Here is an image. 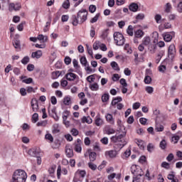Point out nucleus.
Segmentation results:
<instances>
[{
  "mask_svg": "<svg viewBox=\"0 0 182 182\" xmlns=\"http://www.w3.org/2000/svg\"><path fill=\"white\" fill-rule=\"evenodd\" d=\"M112 79L113 82H117V80L120 79V75H119V74H114L112 77Z\"/></svg>",
  "mask_w": 182,
  "mask_h": 182,
  "instance_id": "69168bd1",
  "label": "nucleus"
},
{
  "mask_svg": "<svg viewBox=\"0 0 182 182\" xmlns=\"http://www.w3.org/2000/svg\"><path fill=\"white\" fill-rule=\"evenodd\" d=\"M131 172L133 174L134 177H137V178H141L140 177L143 176L144 173L140 166L136 165H132L131 166Z\"/></svg>",
  "mask_w": 182,
  "mask_h": 182,
  "instance_id": "7ed1b4c3",
  "label": "nucleus"
},
{
  "mask_svg": "<svg viewBox=\"0 0 182 182\" xmlns=\"http://www.w3.org/2000/svg\"><path fill=\"white\" fill-rule=\"evenodd\" d=\"M144 36V31L138 29L134 31V43H139V39H141Z\"/></svg>",
  "mask_w": 182,
  "mask_h": 182,
  "instance_id": "423d86ee",
  "label": "nucleus"
},
{
  "mask_svg": "<svg viewBox=\"0 0 182 182\" xmlns=\"http://www.w3.org/2000/svg\"><path fill=\"white\" fill-rule=\"evenodd\" d=\"M129 11H132V12H137L139 5L136 3H132L129 6Z\"/></svg>",
  "mask_w": 182,
  "mask_h": 182,
  "instance_id": "2eb2a0df",
  "label": "nucleus"
},
{
  "mask_svg": "<svg viewBox=\"0 0 182 182\" xmlns=\"http://www.w3.org/2000/svg\"><path fill=\"white\" fill-rule=\"evenodd\" d=\"M173 39V36L170 34V33H166L164 34V40L165 42H171V40Z\"/></svg>",
  "mask_w": 182,
  "mask_h": 182,
  "instance_id": "6ab92c4d",
  "label": "nucleus"
},
{
  "mask_svg": "<svg viewBox=\"0 0 182 182\" xmlns=\"http://www.w3.org/2000/svg\"><path fill=\"white\" fill-rule=\"evenodd\" d=\"M88 167L93 171L97 168V166H96V164H93L92 162L88 163Z\"/></svg>",
  "mask_w": 182,
  "mask_h": 182,
  "instance_id": "49530a36",
  "label": "nucleus"
},
{
  "mask_svg": "<svg viewBox=\"0 0 182 182\" xmlns=\"http://www.w3.org/2000/svg\"><path fill=\"white\" fill-rule=\"evenodd\" d=\"M42 55H43L42 50H38L32 53L31 58H33V59H41V58H42Z\"/></svg>",
  "mask_w": 182,
  "mask_h": 182,
  "instance_id": "ddd939ff",
  "label": "nucleus"
},
{
  "mask_svg": "<svg viewBox=\"0 0 182 182\" xmlns=\"http://www.w3.org/2000/svg\"><path fill=\"white\" fill-rule=\"evenodd\" d=\"M145 16L144 14L140 13L138 15L136 16V21L134 22V23H137V21H143V19L144 18Z\"/></svg>",
  "mask_w": 182,
  "mask_h": 182,
  "instance_id": "c85d7f7f",
  "label": "nucleus"
},
{
  "mask_svg": "<svg viewBox=\"0 0 182 182\" xmlns=\"http://www.w3.org/2000/svg\"><path fill=\"white\" fill-rule=\"evenodd\" d=\"M159 147L161 150H166V149H167V141L163 139L159 144Z\"/></svg>",
  "mask_w": 182,
  "mask_h": 182,
  "instance_id": "b1692460",
  "label": "nucleus"
},
{
  "mask_svg": "<svg viewBox=\"0 0 182 182\" xmlns=\"http://www.w3.org/2000/svg\"><path fill=\"white\" fill-rule=\"evenodd\" d=\"M80 62L81 65H83L85 68L87 66V60L86 59V57L82 56L80 59Z\"/></svg>",
  "mask_w": 182,
  "mask_h": 182,
  "instance_id": "2f4dec72",
  "label": "nucleus"
},
{
  "mask_svg": "<svg viewBox=\"0 0 182 182\" xmlns=\"http://www.w3.org/2000/svg\"><path fill=\"white\" fill-rule=\"evenodd\" d=\"M149 49L150 52H151V53H156V50L157 49V46L156 44L150 45Z\"/></svg>",
  "mask_w": 182,
  "mask_h": 182,
  "instance_id": "72a5a7b5",
  "label": "nucleus"
},
{
  "mask_svg": "<svg viewBox=\"0 0 182 182\" xmlns=\"http://www.w3.org/2000/svg\"><path fill=\"white\" fill-rule=\"evenodd\" d=\"M21 63H23V65H28V63H29V58L28 56H25L21 60Z\"/></svg>",
  "mask_w": 182,
  "mask_h": 182,
  "instance_id": "680f3d73",
  "label": "nucleus"
},
{
  "mask_svg": "<svg viewBox=\"0 0 182 182\" xmlns=\"http://www.w3.org/2000/svg\"><path fill=\"white\" fill-rule=\"evenodd\" d=\"M105 154L107 156H109V157H110V159H114V157H116L117 153L116 152V151L111 150V151H107L105 153Z\"/></svg>",
  "mask_w": 182,
  "mask_h": 182,
  "instance_id": "5701e85b",
  "label": "nucleus"
},
{
  "mask_svg": "<svg viewBox=\"0 0 182 182\" xmlns=\"http://www.w3.org/2000/svg\"><path fill=\"white\" fill-rule=\"evenodd\" d=\"M31 107L33 112H38V109H39V104L38 103V100L35 98L31 100Z\"/></svg>",
  "mask_w": 182,
  "mask_h": 182,
  "instance_id": "f8f14e48",
  "label": "nucleus"
},
{
  "mask_svg": "<svg viewBox=\"0 0 182 182\" xmlns=\"http://www.w3.org/2000/svg\"><path fill=\"white\" fill-rule=\"evenodd\" d=\"M65 77L68 80L69 82H74V80H76L77 79V75L73 73H68Z\"/></svg>",
  "mask_w": 182,
  "mask_h": 182,
  "instance_id": "1a4fd4ad",
  "label": "nucleus"
},
{
  "mask_svg": "<svg viewBox=\"0 0 182 182\" xmlns=\"http://www.w3.org/2000/svg\"><path fill=\"white\" fill-rule=\"evenodd\" d=\"M77 174H79V176L83 178L86 176V171H85V170H78L77 171Z\"/></svg>",
  "mask_w": 182,
  "mask_h": 182,
  "instance_id": "8fccbe9b",
  "label": "nucleus"
},
{
  "mask_svg": "<svg viewBox=\"0 0 182 182\" xmlns=\"http://www.w3.org/2000/svg\"><path fill=\"white\" fill-rule=\"evenodd\" d=\"M74 150L77 153H82V141L80 139H78L74 144Z\"/></svg>",
  "mask_w": 182,
  "mask_h": 182,
  "instance_id": "9d476101",
  "label": "nucleus"
},
{
  "mask_svg": "<svg viewBox=\"0 0 182 182\" xmlns=\"http://www.w3.org/2000/svg\"><path fill=\"white\" fill-rule=\"evenodd\" d=\"M46 140H48L49 143H53V136L51 134H46L45 135Z\"/></svg>",
  "mask_w": 182,
  "mask_h": 182,
  "instance_id": "c756f323",
  "label": "nucleus"
},
{
  "mask_svg": "<svg viewBox=\"0 0 182 182\" xmlns=\"http://www.w3.org/2000/svg\"><path fill=\"white\" fill-rule=\"evenodd\" d=\"M124 50H127V52L129 54L133 53V50H132V48H130V45L129 44H125L124 47Z\"/></svg>",
  "mask_w": 182,
  "mask_h": 182,
  "instance_id": "f704fd0d",
  "label": "nucleus"
},
{
  "mask_svg": "<svg viewBox=\"0 0 182 182\" xmlns=\"http://www.w3.org/2000/svg\"><path fill=\"white\" fill-rule=\"evenodd\" d=\"M115 132L116 131L114 130V129H113V128H112L110 127H107L105 129V134H108V135L114 134Z\"/></svg>",
  "mask_w": 182,
  "mask_h": 182,
  "instance_id": "f3484780",
  "label": "nucleus"
},
{
  "mask_svg": "<svg viewBox=\"0 0 182 182\" xmlns=\"http://www.w3.org/2000/svg\"><path fill=\"white\" fill-rule=\"evenodd\" d=\"M61 173H63V174H64V176H66V174H68V169H66V168H62V166H60V165H59L58 166V169H57V177H58V178H60Z\"/></svg>",
  "mask_w": 182,
  "mask_h": 182,
  "instance_id": "9b49d317",
  "label": "nucleus"
},
{
  "mask_svg": "<svg viewBox=\"0 0 182 182\" xmlns=\"http://www.w3.org/2000/svg\"><path fill=\"white\" fill-rule=\"evenodd\" d=\"M168 56L170 59H173L176 56V46L171 44L168 48Z\"/></svg>",
  "mask_w": 182,
  "mask_h": 182,
  "instance_id": "0eeeda50",
  "label": "nucleus"
},
{
  "mask_svg": "<svg viewBox=\"0 0 182 182\" xmlns=\"http://www.w3.org/2000/svg\"><path fill=\"white\" fill-rule=\"evenodd\" d=\"M87 10L82 9L78 11L77 16V18L80 19V23H83V22H86L87 20Z\"/></svg>",
  "mask_w": 182,
  "mask_h": 182,
  "instance_id": "39448f33",
  "label": "nucleus"
},
{
  "mask_svg": "<svg viewBox=\"0 0 182 182\" xmlns=\"http://www.w3.org/2000/svg\"><path fill=\"white\" fill-rule=\"evenodd\" d=\"M32 120L34 123H36L39 120V115L38 113H34L32 117Z\"/></svg>",
  "mask_w": 182,
  "mask_h": 182,
  "instance_id": "6e6d98bb",
  "label": "nucleus"
},
{
  "mask_svg": "<svg viewBox=\"0 0 182 182\" xmlns=\"http://www.w3.org/2000/svg\"><path fill=\"white\" fill-rule=\"evenodd\" d=\"M109 94H104L102 96V102H103V103H105V102H107L109 100Z\"/></svg>",
  "mask_w": 182,
  "mask_h": 182,
  "instance_id": "3c124183",
  "label": "nucleus"
},
{
  "mask_svg": "<svg viewBox=\"0 0 182 182\" xmlns=\"http://www.w3.org/2000/svg\"><path fill=\"white\" fill-rule=\"evenodd\" d=\"M178 140H180V136L175 135L172 136L171 141H173L174 144H177V143H178Z\"/></svg>",
  "mask_w": 182,
  "mask_h": 182,
  "instance_id": "ea45409f",
  "label": "nucleus"
},
{
  "mask_svg": "<svg viewBox=\"0 0 182 182\" xmlns=\"http://www.w3.org/2000/svg\"><path fill=\"white\" fill-rule=\"evenodd\" d=\"M114 40L117 46H123L124 45V36L119 32H115L114 33Z\"/></svg>",
  "mask_w": 182,
  "mask_h": 182,
  "instance_id": "20e7f679",
  "label": "nucleus"
},
{
  "mask_svg": "<svg viewBox=\"0 0 182 182\" xmlns=\"http://www.w3.org/2000/svg\"><path fill=\"white\" fill-rule=\"evenodd\" d=\"M95 124L96 126H102V124H103V119H102L100 117H96Z\"/></svg>",
  "mask_w": 182,
  "mask_h": 182,
  "instance_id": "7c9ffc66",
  "label": "nucleus"
},
{
  "mask_svg": "<svg viewBox=\"0 0 182 182\" xmlns=\"http://www.w3.org/2000/svg\"><path fill=\"white\" fill-rule=\"evenodd\" d=\"M46 124H48V122L46 121H41V122H38L37 123V126L39 127H46Z\"/></svg>",
  "mask_w": 182,
  "mask_h": 182,
  "instance_id": "052dcab7",
  "label": "nucleus"
},
{
  "mask_svg": "<svg viewBox=\"0 0 182 182\" xmlns=\"http://www.w3.org/2000/svg\"><path fill=\"white\" fill-rule=\"evenodd\" d=\"M154 19H155L156 23H161V15H160V14L155 15Z\"/></svg>",
  "mask_w": 182,
  "mask_h": 182,
  "instance_id": "de8ad7c7",
  "label": "nucleus"
},
{
  "mask_svg": "<svg viewBox=\"0 0 182 182\" xmlns=\"http://www.w3.org/2000/svg\"><path fill=\"white\" fill-rule=\"evenodd\" d=\"M38 41H41L43 43L48 42V36H43V34H39L37 37Z\"/></svg>",
  "mask_w": 182,
  "mask_h": 182,
  "instance_id": "412c9836",
  "label": "nucleus"
},
{
  "mask_svg": "<svg viewBox=\"0 0 182 182\" xmlns=\"http://www.w3.org/2000/svg\"><path fill=\"white\" fill-rule=\"evenodd\" d=\"M173 159H174V154H169L166 157L167 161H173Z\"/></svg>",
  "mask_w": 182,
  "mask_h": 182,
  "instance_id": "338daca9",
  "label": "nucleus"
},
{
  "mask_svg": "<svg viewBox=\"0 0 182 182\" xmlns=\"http://www.w3.org/2000/svg\"><path fill=\"white\" fill-rule=\"evenodd\" d=\"M144 82L146 85H150L151 83V77L146 75L144 78Z\"/></svg>",
  "mask_w": 182,
  "mask_h": 182,
  "instance_id": "bf43d9fd",
  "label": "nucleus"
},
{
  "mask_svg": "<svg viewBox=\"0 0 182 182\" xmlns=\"http://www.w3.org/2000/svg\"><path fill=\"white\" fill-rule=\"evenodd\" d=\"M92 120L90 117H83L82 118V123H87L88 124H90L92 123Z\"/></svg>",
  "mask_w": 182,
  "mask_h": 182,
  "instance_id": "bb28decb",
  "label": "nucleus"
},
{
  "mask_svg": "<svg viewBox=\"0 0 182 182\" xmlns=\"http://www.w3.org/2000/svg\"><path fill=\"white\" fill-rule=\"evenodd\" d=\"M55 170H56V166H52L50 168H48V173L50 177H53Z\"/></svg>",
  "mask_w": 182,
  "mask_h": 182,
  "instance_id": "cd10ccee",
  "label": "nucleus"
},
{
  "mask_svg": "<svg viewBox=\"0 0 182 182\" xmlns=\"http://www.w3.org/2000/svg\"><path fill=\"white\" fill-rule=\"evenodd\" d=\"M90 161H95L96 160V153L95 152H90L89 154Z\"/></svg>",
  "mask_w": 182,
  "mask_h": 182,
  "instance_id": "e433bc0d",
  "label": "nucleus"
},
{
  "mask_svg": "<svg viewBox=\"0 0 182 182\" xmlns=\"http://www.w3.org/2000/svg\"><path fill=\"white\" fill-rule=\"evenodd\" d=\"M177 11L181 14L182 13V1H180L178 4Z\"/></svg>",
  "mask_w": 182,
  "mask_h": 182,
  "instance_id": "774afa93",
  "label": "nucleus"
},
{
  "mask_svg": "<svg viewBox=\"0 0 182 182\" xmlns=\"http://www.w3.org/2000/svg\"><path fill=\"white\" fill-rule=\"evenodd\" d=\"M90 89L92 92H97V90H99V84H97V82L90 84Z\"/></svg>",
  "mask_w": 182,
  "mask_h": 182,
  "instance_id": "a211bd4d",
  "label": "nucleus"
},
{
  "mask_svg": "<svg viewBox=\"0 0 182 182\" xmlns=\"http://www.w3.org/2000/svg\"><path fill=\"white\" fill-rule=\"evenodd\" d=\"M167 70V67L164 65H161L159 67V70L161 73H164V72H166V70Z\"/></svg>",
  "mask_w": 182,
  "mask_h": 182,
  "instance_id": "13d9d810",
  "label": "nucleus"
},
{
  "mask_svg": "<svg viewBox=\"0 0 182 182\" xmlns=\"http://www.w3.org/2000/svg\"><path fill=\"white\" fill-rule=\"evenodd\" d=\"M73 66H74L75 69H76L77 70H79V69H80V66L79 65V63L76 60V59L73 60Z\"/></svg>",
  "mask_w": 182,
  "mask_h": 182,
  "instance_id": "37998d69",
  "label": "nucleus"
},
{
  "mask_svg": "<svg viewBox=\"0 0 182 182\" xmlns=\"http://www.w3.org/2000/svg\"><path fill=\"white\" fill-rule=\"evenodd\" d=\"M150 42H151V40H150V37L149 36L144 37L142 40V44L144 46H149V45H150Z\"/></svg>",
  "mask_w": 182,
  "mask_h": 182,
  "instance_id": "393cba45",
  "label": "nucleus"
},
{
  "mask_svg": "<svg viewBox=\"0 0 182 182\" xmlns=\"http://www.w3.org/2000/svg\"><path fill=\"white\" fill-rule=\"evenodd\" d=\"M135 143L141 150H144V141L141 139H135Z\"/></svg>",
  "mask_w": 182,
  "mask_h": 182,
  "instance_id": "dca6fc26",
  "label": "nucleus"
},
{
  "mask_svg": "<svg viewBox=\"0 0 182 182\" xmlns=\"http://www.w3.org/2000/svg\"><path fill=\"white\" fill-rule=\"evenodd\" d=\"M65 154L69 159L73 157V148L70 144L65 146Z\"/></svg>",
  "mask_w": 182,
  "mask_h": 182,
  "instance_id": "6e6552de",
  "label": "nucleus"
},
{
  "mask_svg": "<svg viewBox=\"0 0 182 182\" xmlns=\"http://www.w3.org/2000/svg\"><path fill=\"white\" fill-rule=\"evenodd\" d=\"M21 80H22L23 83H26V85H31L32 82H33V79L31 77L26 78V76L22 75L20 77Z\"/></svg>",
  "mask_w": 182,
  "mask_h": 182,
  "instance_id": "4468645a",
  "label": "nucleus"
},
{
  "mask_svg": "<svg viewBox=\"0 0 182 182\" xmlns=\"http://www.w3.org/2000/svg\"><path fill=\"white\" fill-rule=\"evenodd\" d=\"M127 32L129 36H133L134 33H133V26H129L128 28L127 29Z\"/></svg>",
  "mask_w": 182,
  "mask_h": 182,
  "instance_id": "58836bf2",
  "label": "nucleus"
},
{
  "mask_svg": "<svg viewBox=\"0 0 182 182\" xmlns=\"http://www.w3.org/2000/svg\"><path fill=\"white\" fill-rule=\"evenodd\" d=\"M145 90L149 95H151L153 92H154V88H153V87L147 86L146 87Z\"/></svg>",
  "mask_w": 182,
  "mask_h": 182,
  "instance_id": "a18cd8bd",
  "label": "nucleus"
},
{
  "mask_svg": "<svg viewBox=\"0 0 182 182\" xmlns=\"http://www.w3.org/2000/svg\"><path fill=\"white\" fill-rule=\"evenodd\" d=\"M155 130L156 132H163L164 130V127L161 124H156Z\"/></svg>",
  "mask_w": 182,
  "mask_h": 182,
  "instance_id": "603ef678",
  "label": "nucleus"
},
{
  "mask_svg": "<svg viewBox=\"0 0 182 182\" xmlns=\"http://www.w3.org/2000/svg\"><path fill=\"white\" fill-rule=\"evenodd\" d=\"M28 154L31 156L32 157H35L36 156V149H31L28 150Z\"/></svg>",
  "mask_w": 182,
  "mask_h": 182,
  "instance_id": "5fc2aeb1",
  "label": "nucleus"
},
{
  "mask_svg": "<svg viewBox=\"0 0 182 182\" xmlns=\"http://www.w3.org/2000/svg\"><path fill=\"white\" fill-rule=\"evenodd\" d=\"M86 48H87L88 55H90V56L93 58V50H92V47H90V46H89V45L86 44Z\"/></svg>",
  "mask_w": 182,
  "mask_h": 182,
  "instance_id": "4c0bfd02",
  "label": "nucleus"
},
{
  "mask_svg": "<svg viewBox=\"0 0 182 182\" xmlns=\"http://www.w3.org/2000/svg\"><path fill=\"white\" fill-rule=\"evenodd\" d=\"M26 178L28 175L22 169L16 170L12 176L13 182H26Z\"/></svg>",
  "mask_w": 182,
  "mask_h": 182,
  "instance_id": "f03ea898",
  "label": "nucleus"
},
{
  "mask_svg": "<svg viewBox=\"0 0 182 182\" xmlns=\"http://www.w3.org/2000/svg\"><path fill=\"white\" fill-rule=\"evenodd\" d=\"M139 161L141 164H144V163H146V161H147V159L146 158V156H141L139 159Z\"/></svg>",
  "mask_w": 182,
  "mask_h": 182,
  "instance_id": "0e129e2a",
  "label": "nucleus"
},
{
  "mask_svg": "<svg viewBox=\"0 0 182 182\" xmlns=\"http://www.w3.org/2000/svg\"><path fill=\"white\" fill-rule=\"evenodd\" d=\"M126 133H122L119 135L112 136L110 138L111 142L114 143L119 146V149H123L124 146L127 144V141H126Z\"/></svg>",
  "mask_w": 182,
  "mask_h": 182,
  "instance_id": "f257e3e1",
  "label": "nucleus"
},
{
  "mask_svg": "<svg viewBox=\"0 0 182 182\" xmlns=\"http://www.w3.org/2000/svg\"><path fill=\"white\" fill-rule=\"evenodd\" d=\"M63 103H64V105H65V106H69V105H70V103H72L70 97H65L63 99Z\"/></svg>",
  "mask_w": 182,
  "mask_h": 182,
  "instance_id": "473e14b6",
  "label": "nucleus"
},
{
  "mask_svg": "<svg viewBox=\"0 0 182 182\" xmlns=\"http://www.w3.org/2000/svg\"><path fill=\"white\" fill-rule=\"evenodd\" d=\"M95 75H91L87 77V80L89 82V83H92V82H95Z\"/></svg>",
  "mask_w": 182,
  "mask_h": 182,
  "instance_id": "4d7b16f0",
  "label": "nucleus"
},
{
  "mask_svg": "<svg viewBox=\"0 0 182 182\" xmlns=\"http://www.w3.org/2000/svg\"><path fill=\"white\" fill-rule=\"evenodd\" d=\"M154 150V145H153V144H149L147 145V151L149 153H151V151H153Z\"/></svg>",
  "mask_w": 182,
  "mask_h": 182,
  "instance_id": "e2e57ef3",
  "label": "nucleus"
},
{
  "mask_svg": "<svg viewBox=\"0 0 182 182\" xmlns=\"http://www.w3.org/2000/svg\"><path fill=\"white\" fill-rule=\"evenodd\" d=\"M110 65H111V68H112V69L114 70H117V71L120 70V68L119 67V64H117V63H116L115 61H112Z\"/></svg>",
  "mask_w": 182,
  "mask_h": 182,
  "instance_id": "a878e982",
  "label": "nucleus"
},
{
  "mask_svg": "<svg viewBox=\"0 0 182 182\" xmlns=\"http://www.w3.org/2000/svg\"><path fill=\"white\" fill-rule=\"evenodd\" d=\"M71 19L73 21V26H77V25L80 23V21H79V18H77V16L75 15L72 16Z\"/></svg>",
  "mask_w": 182,
  "mask_h": 182,
  "instance_id": "aec40b11",
  "label": "nucleus"
},
{
  "mask_svg": "<svg viewBox=\"0 0 182 182\" xmlns=\"http://www.w3.org/2000/svg\"><path fill=\"white\" fill-rule=\"evenodd\" d=\"M60 75H62V73H60V71H55L52 73V77L53 79H58Z\"/></svg>",
  "mask_w": 182,
  "mask_h": 182,
  "instance_id": "c03bdc74",
  "label": "nucleus"
},
{
  "mask_svg": "<svg viewBox=\"0 0 182 182\" xmlns=\"http://www.w3.org/2000/svg\"><path fill=\"white\" fill-rule=\"evenodd\" d=\"M13 45L14 46L15 49H19V48H21V42L18 40H15L13 42Z\"/></svg>",
  "mask_w": 182,
  "mask_h": 182,
  "instance_id": "79ce46f5",
  "label": "nucleus"
},
{
  "mask_svg": "<svg viewBox=\"0 0 182 182\" xmlns=\"http://www.w3.org/2000/svg\"><path fill=\"white\" fill-rule=\"evenodd\" d=\"M70 7V2L69 1V0H66L63 4V8H64V9H69Z\"/></svg>",
  "mask_w": 182,
  "mask_h": 182,
  "instance_id": "a19ab883",
  "label": "nucleus"
},
{
  "mask_svg": "<svg viewBox=\"0 0 182 182\" xmlns=\"http://www.w3.org/2000/svg\"><path fill=\"white\" fill-rule=\"evenodd\" d=\"M161 167H162L163 168H166V170H168L170 168V164L164 161L162 162Z\"/></svg>",
  "mask_w": 182,
  "mask_h": 182,
  "instance_id": "09e8293b",
  "label": "nucleus"
},
{
  "mask_svg": "<svg viewBox=\"0 0 182 182\" xmlns=\"http://www.w3.org/2000/svg\"><path fill=\"white\" fill-rule=\"evenodd\" d=\"M107 122H109L110 124H114V119H113V115L112 114H107L106 116Z\"/></svg>",
  "mask_w": 182,
  "mask_h": 182,
  "instance_id": "4be33fe9",
  "label": "nucleus"
},
{
  "mask_svg": "<svg viewBox=\"0 0 182 182\" xmlns=\"http://www.w3.org/2000/svg\"><path fill=\"white\" fill-rule=\"evenodd\" d=\"M171 4L167 3L165 6V12H167L168 14L170 11H171Z\"/></svg>",
  "mask_w": 182,
  "mask_h": 182,
  "instance_id": "864d4df0",
  "label": "nucleus"
},
{
  "mask_svg": "<svg viewBox=\"0 0 182 182\" xmlns=\"http://www.w3.org/2000/svg\"><path fill=\"white\" fill-rule=\"evenodd\" d=\"M100 16V14H97L95 17L91 18L90 23H95V22H97Z\"/></svg>",
  "mask_w": 182,
  "mask_h": 182,
  "instance_id": "c9c22d12",
  "label": "nucleus"
}]
</instances>
